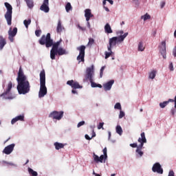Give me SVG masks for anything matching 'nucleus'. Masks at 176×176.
<instances>
[{"label": "nucleus", "mask_w": 176, "mask_h": 176, "mask_svg": "<svg viewBox=\"0 0 176 176\" xmlns=\"http://www.w3.org/2000/svg\"><path fill=\"white\" fill-rule=\"evenodd\" d=\"M61 42H63V40L60 39L59 41L54 43L50 33H47L46 36L43 34L38 40V43L42 45H45V47H52V46L50 50L51 60H56V52L58 50V47L61 44Z\"/></svg>", "instance_id": "f257e3e1"}, {"label": "nucleus", "mask_w": 176, "mask_h": 176, "mask_svg": "<svg viewBox=\"0 0 176 176\" xmlns=\"http://www.w3.org/2000/svg\"><path fill=\"white\" fill-rule=\"evenodd\" d=\"M47 94V88L46 87V73L43 69L40 72V90L38 92V98H42Z\"/></svg>", "instance_id": "f03ea898"}, {"label": "nucleus", "mask_w": 176, "mask_h": 176, "mask_svg": "<svg viewBox=\"0 0 176 176\" xmlns=\"http://www.w3.org/2000/svg\"><path fill=\"white\" fill-rule=\"evenodd\" d=\"M17 82L18 85L16 89L19 94H27L28 93H30L31 85H30V81H28L27 78L18 80Z\"/></svg>", "instance_id": "7ed1b4c3"}, {"label": "nucleus", "mask_w": 176, "mask_h": 176, "mask_svg": "<svg viewBox=\"0 0 176 176\" xmlns=\"http://www.w3.org/2000/svg\"><path fill=\"white\" fill-rule=\"evenodd\" d=\"M129 35V32L124 33L123 35H120L119 36H114L109 40V46H107V49L109 52H111V49L113 47V46H116V43H122L124 38L127 37Z\"/></svg>", "instance_id": "20e7f679"}, {"label": "nucleus", "mask_w": 176, "mask_h": 176, "mask_svg": "<svg viewBox=\"0 0 176 176\" xmlns=\"http://www.w3.org/2000/svg\"><path fill=\"white\" fill-rule=\"evenodd\" d=\"M4 5L7 9V12L4 15L5 19L7 21V24L8 25H12V14L13 13V8L12 7V5L8 2H6Z\"/></svg>", "instance_id": "39448f33"}, {"label": "nucleus", "mask_w": 176, "mask_h": 176, "mask_svg": "<svg viewBox=\"0 0 176 176\" xmlns=\"http://www.w3.org/2000/svg\"><path fill=\"white\" fill-rule=\"evenodd\" d=\"M141 138H139L138 141L140 142V145L138 146V148L136 149V153H138L140 155V157L144 155V152H142L141 150L142 148H144V144H146V138L145 137V133L142 132L141 134Z\"/></svg>", "instance_id": "423d86ee"}, {"label": "nucleus", "mask_w": 176, "mask_h": 176, "mask_svg": "<svg viewBox=\"0 0 176 176\" xmlns=\"http://www.w3.org/2000/svg\"><path fill=\"white\" fill-rule=\"evenodd\" d=\"M12 87L13 82H12V81H10L7 85L6 90L0 95V97H3L5 100H13V98H14V96H12V94H10V91L12 90Z\"/></svg>", "instance_id": "0eeeda50"}, {"label": "nucleus", "mask_w": 176, "mask_h": 176, "mask_svg": "<svg viewBox=\"0 0 176 176\" xmlns=\"http://www.w3.org/2000/svg\"><path fill=\"white\" fill-rule=\"evenodd\" d=\"M77 50L79 52V54L77 56V60L78 63L85 62V51L86 50V46L80 45V47H77Z\"/></svg>", "instance_id": "6e6552de"}, {"label": "nucleus", "mask_w": 176, "mask_h": 176, "mask_svg": "<svg viewBox=\"0 0 176 176\" xmlns=\"http://www.w3.org/2000/svg\"><path fill=\"white\" fill-rule=\"evenodd\" d=\"M63 116H64V111H54L49 115V118H51L52 119H56V120H61V119H63Z\"/></svg>", "instance_id": "1a4fd4ad"}, {"label": "nucleus", "mask_w": 176, "mask_h": 176, "mask_svg": "<svg viewBox=\"0 0 176 176\" xmlns=\"http://www.w3.org/2000/svg\"><path fill=\"white\" fill-rule=\"evenodd\" d=\"M17 35V28H14L12 30L10 28L8 30V39L10 42H14V36Z\"/></svg>", "instance_id": "9d476101"}, {"label": "nucleus", "mask_w": 176, "mask_h": 176, "mask_svg": "<svg viewBox=\"0 0 176 176\" xmlns=\"http://www.w3.org/2000/svg\"><path fill=\"white\" fill-rule=\"evenodd\" d=\"M94 75V67L91 66V67L87 68L85 78L87 79H89V82L91 80H93Z\"/></svg>", "instance_id": "9b49d317"}, {"label": "nucleus", "mask_w": 176, "mask_h": 176, "mask_svg": "<svg viewBox=\"0 0 176 176\" xmlns=\"http://www.w3.org/2000/svg\"><path fill=\"white\" fill-rule=\"evenodd\" d=\"M152 171L153 173H157V174H163V168H162L160 163L157 162L154 164L152 168Z\"/></svg>", "instance_id": "f8f14e48"}, {"label": "nucleus", "mask_w": 176, "mask_h": 176, "mask_svg": "<svg viewBox=\"0 0 176 176\" xmlns=\"http://www.w3.org/2000/svg\"><path fill=\"white\" fill-rule=\"evenodd\" d=\"M40 10L45 13H49L50 10L49 8V0H43V4L40 7Z\"/></svg>", "instance_id": "ddd939ff"}, {"label": "nucleus", "mask_w": 176, "mask_h": 176, "mask_svg": "<svg viewBox=\"0 0 176 176\" xmlns=\"http://www.w3.org/2000/svg\"><path fill=\"white\" fill-rule=\"evenodd\" d=\"M67 85L71 86L72 89H82V87L78 81H74V80H68Z\"/></svg>", "instance_id": "4468645a"}, {"label": "nucleus", "mask_w": 176, "mask_h": 176, "mask_svg": "<svg viewBox=\"0 0 176 176\" xmlns=\"http://www.w3.org/2000/svg\"><path fill=\"white\" fill-rule=\"evenodd\" d=\"M14 146H16V144H11L6 146L5 148L3 150V153H5V155H10V153L13 152Z\"/></svg>", "instance_id": "2eb2a0df"}, {"label": "nucleus", "mask_w": 176, "mask_h": 176, "mask_svg": "<svg viewBox=\"0 0 176 176\" xmlns=\"http://www.w3.org/2000/svg\"><path fill=\"white\" fill-rule=\"evenodd\" d=\"M85 17L86 19V21H89L91 17H94V15L91 14V10L90 9H86L85 10Z\"/></svg>", "instance_id": "dca6fc26"}, {"label": "nucleus", "mask_w": 176, "mask_h": 176, "mask_svg": "<svg viewBox=\"0 0 176 176\" xmlns=\"http://www.w3.org/2000/svg\"><path fill=\"white\" fill-rule=\"evenodd\" d=\"M113 83H115V81L113 80H111L110 81L104 84L103 87L105 91H108V90H110L111 89H112V85H113Z\"/></svg>", "instance_id": "f3484780"}, {"label": "nucleus", "mask_w": 176, "mask_h": 176, "mask_svg": "<svg viewBox=\"0 0 176 176\" xmlns=\"http://www.w3.org/2000/svg\"><path fill=\"white\" fill-rule=\"evenodd\" d=\"M25 79H27V76L24 75L23 70L21 69V68H20L18 72V77L16 78V80L19 81V80H23Z\"/></svg>", "instance_id": "a211bd4d"}, {"label": "nucleus", "mask_w": 176, "mask_h": 176, "mask_svg": "<svg viewBox=\"0 0 176 176\" xmlns=\"http://www.w3.org/2000/svg\"><path fill=\"white\" fill-rule=\"evenodd\" d=\"M162 47L160 49V53L164 58H166V41L161 43Z\"/></svg>", "instance_id": "6ab92c4d"}, {"label": "nucleus", "mask_w": 176, "mask_h": 176, "mask_svg": "<svg viewBox=\"0 0 176 176\" xmlns=\"http://www.w3.org/2000/svg\"><path fill=\"white\" fill-rule=\"evenodd\" d=\"M20 120L21 122H24V115H21L15 117L13 118L11 121L12 124H14L16 122H19Z\"/></svg>", "instance_id": "aec40b11"}, {"label": "nucleus", "mask_w": 176, "mask_h": 176, "mask_svg": "<svg viewBox=\"0 0 176 176\" xmlns=\"http://www.w3.org/2000/svg\"><path fill=\"white\" fill-rule=\"evenodd\" d=\"M57 54L58 56H64V54H67V51L65 50H64L63 47H59L56 53H55V56H57Z\"/></svg>", "instance_id": "412c9836"}, {"label": "nucleus", "mask_w": 176, "mask_h": 176, "mask_svg": "<svg viewBox=\"0 0 176 176\" xmlns=\"http://www.w3.org/2000/svg\"><path fill=\"white\" fill-rule=\"evenodd\" d=\"M6 45V38H3V36H0V50H3Z\"/></svg>", "instance_id": "4be33fe9"}, {"label": "nucleus", "mask_w": 176, "mask_h": 176, "mask_svg": "<svg viewBox=\"0 0 176 176\" xmlns=\"http://www.w3.org/2000/svg\"><path fill=\"white\" fill-rule=\"evenodd\" d=\"M64 30V27H63V25H61V21L59 20L58 21V25L56 28V32L58 34H61V32Z\"/></svg>", "instance_id": "5701e85b"}, {"label": "nucleus", "mask_w": 176, "mask_h": 176, "mask_svg": "<svg viewBox=\"0 0 176 176\" xmlns=\"http://www.w3.org/2000/svg\"><path fill=\"white\" fill-rule=\"evenodd\" d=\"M104 32H106V34H112V32H113V31H112V28H111V25H109V23H107L104 25Z\"/></svg>", "instance_id": "b1692460"}, {"label": "nucleus", "mask_w": 176, "mask_h": 176, "mask_svg": "<svg viewBox=\"0 0 176 176\" xmlns=\"http://www.w3.org/2000/svg\"><path fill=\"white\" fill-rule=\"evenodd\" d=\"M55 148L56 149V151H58L60 149H63L64 148V146H65V144H63V143H59V142H55L54 144Z\"/></svg>", "instance_id": "393cba45"}, {"label": "nucleus", "mask_w": 176, "mask_h": 176, "mask_svg": "<svg viewBox=\"0 0 176 176\" xmlns=\"http://www.w3.org/2000/svg\"><path fill=\"white\" fill-rule=\"evenodd\" d=\"M93 80H91V81H89L91 83V87H99V89L102 88V85H101V84H97V83L94 82Z\"/></svg>", "instance_id": "a878e982"}, {"label": "nucleus", "mask_w": 176, "mask_h": 176, "mask_svg": "<svg viewBox=\"0 0 176 176\" xmlns=\"http://www.w3.org/2000/svg\"><path fill=\"white\" fill-rule=\"evenodd\" d=\"M28 171L29 173V174L32 176H38V172L34 170L32 168H28Z\"/></svg>", "instance_id": "bb28decb"}, {"label": "nucleus", "mask_w": 176, "mask_h": 176, "mask_svg": "<svg viewBox=\"0 0 176 176\" xmlns=\"http://www.w3.org/2000/svg\"><path fill=\"white\" fill-rule=\"evenodd\" d=\"M27 3V6L30 9H32L34 8V1L33 0H25Z\"/></svg>", "instance_id": "cd10ccee"}, {"label": "nucleus", "mask_w": 176, "mask_h": 176, "mask_svg": "<svg viewBox=\"0 0 176 176\" xmlns=\"http://www.w3.org/2000/svg\"><path fill=\"white\" fill-rule=\"evenodd\" d=\"M144 50H145V46L144 45V43L140 41L138 44V51L144 52Z\"/></svg>", "instance_id": "c85d7f7f"}, {"label": "nucleus", "mask_w": 176, "mask_h": 176, "mask_svg": "<svg viewBox=\"0 0 176 176\" xmlns=\"http://www.w3.org/2000/svg\"><path fill=\"white\" fill-rule=\"evenodd\" d=\"M1 166H16V164H14L12 162H8L6 161H1Z\"/></svg>", "instance_id": "c756f323"}, {"label": "nucleus", "mask_w": 176, "mask_h": 176, "mask_svg": "<svg viewBox=\"0 0 176 176\" xmlns=\"http://www.w3.org/2000/svg\"><path fill=\"white\" fill-rule=\"evenodd\" d=\"M116 133L119 134V135H122L123 133V130L122 129V126H120V125L116 126Z\"/></svg>", "instance_id": "7c9ffc66"}, {"label": "nucleus", "mask_w": 176, "mask_h": 176, "mask_svg": "<svg viewBox=\"0 0 176 176\" xmlns=\"http://www.w3.org/2000/svg\"><path fill=\"white\" fill-rule=\"evenodd\" d=\"M156 76V71L153 70L149 74V78L150 79H155V77Z\"/></svg>", "instance_id": "2f4dec72"}, {"label": "nucleus", "mask_w": 176, "mask_h": 176, "mask_svg": "<svg viewBox=\"0 0 176 176\" xmlns=\"http://www.w3.org/2000/svg\"><path fill=\"white\" fill-rule=\"evenodd\" d=\"M110 52H105L104 54H105V58H109V57H111V56H112L113 54V52H112V49H111V51H109Z\"/></svg>", "instance_id": "473e14b6"}, {"label": "nucleus", "mask_w": 176, "mask_h": 176, "mask_svg": "<svg viewBox=\"0 0 176 176\" xmlns=\"http://www.w3.org/2000/svg\"><path fill=\"white\" fill-rule=\"evenodd\" d=\"M23 24H24L25 27H26V28H28V26L30 25V24H31V19L24 20Z\"/></svg>", "instance_id": "72a5a7b5"}, {"label": "nucleus", "mask_w": 176, "mask_h": 176, "mask_svg": "<svg viewBox=\"0 0 176 176\" xmlns=\"http://www.w3.org/2000/svg\"><path fill=\"white\" fill-rule=\"evenodd\" d=\"M66 12H69L72 9V6L71 3H67L65 6Z\"/></svg>", "instance_id": "f704fd0d"}, {"label": "nucleus", "mask_w": 176, "mask_h": 176, "mask_svg": "<svg viewBox=\"0 0 176 176\" xmlns=\"http://www.w3.org/2000/svg\"><path fill=\"white\" fill-rule=\"evenodd\" d=\"M168 105V102L164 101L163 102L160 103V108H166Z\"/></svg>", "instance_id": "c9c22d12"}, {"label": "nucleus", "mask_w": 176, "mask_h": 176, "mask_svg": "<svg viewBox=\"0 0 176 176\" xmlns=\"http://www.w3.org/2000/svg\"><path fill=\"white\" fill-rule=\"evenodd\" d=\"M141 19H143L144 21H146V20H149L151 19V15L146 14L144 16H142Z\"/></svg>", "instance_id": "e433bc0d"}, {"label": "nucleus", "mask_w": 176, "mask_h": 176, "mask_svg": "<svg viewBox=\"0 0 176 176\" xmlns=\"http://www.w3.org/2000/svg\"><path fill=\"white\" fill-rule=\"evenodd\" d=\"M94 44V38H89L87 46H92Z\"/></svg>", "instance_id": "4c0bfd02"}, {"label": "nucleus", "mask_w": 176, "mask_h": 176, "mask_svg": "<svg viewBox=\"0 0 176 176\" xmlns=\"http://www.w3.org/2000/svg\"><path fill=\"white\" fill-rule=\"evenodd\" d=\"M114 109H119L120 111H122V105L120 104V103L117 102L114 106Z\"/></svg>", "instance_id": "58836bf2"}, {"label": "nucleus", "mask_w": 176, "mask_h": 176, "mask_svg": "<svg viewBox=\"0 0 176 176\" xmlns=\"http://www.w3.org/2000/svg\"><path fill=\"white\" fill-rule=\"evenodd\" d=\"M93 157H94V162H96V163H98L100 162V157L96 155V153H94Z\"/></svg>", "instance_id": "ea45409f"}, {"label": "nucleus", "mask_w": 176, "mask_h": 176, "mask_svg": "<svg viewBox=\"0 0 176 176\" xmlns=\"http://www.w3.org/2000/svg\"><path fill=\"white\" fill-rule=\"evenodd\" d=\"M77 28H78V30H80V31H82V32H85V31H86V27H82L79 24L77 25Z\"/></svg>", "instance_id": "a19ab883"}, {"label": "nucleus", "mask_w": 176, "mask_h": 176, "mask_svg": "<svg viewBox=\"0 0 176 176\" xmlns=\"http://www.w3.org/2000/svg\"><path fill=\"white\" fill-rule=\"evenodd\" d=\"M167 102H175V108L176 109V96H175V100L174 99H169Z\"/></svg>", "instance_id": "79ce46f5"}, {"label": "nucleus", "mask_w": 176, "mask_h": 176, "mask_svg": "<svg viewBox=\"0 0 176 176\" xmlns=\"http://www.w3.org/2000/svg\"><path fill=\"white\" fill-rule=\"evenodd\" d=\"M41 34H42V30H37L35 31L36 36H38V37L41 36Z\"/></svg>", "instance_id": "37998d69"}, {"label": "nucleus", "mask_w": 176, "mask_h": 176, "mask_svg": "<svg viewBox=\"0 0 176 176\" xmlns=\"http://www.w3.org/2000/svg\"><path fill=\"white\" fill-rule=\"evenodd\" d=\"M101 129L104 130V122H100L99 124L98 125V129L101 130Z\"/></svg>", "instance_id": "c03bdc74"}, {"label": "nucleus", "mask_w": 176, "mask_h": 176, "mask_svg": "<svg viewBox=\"0 0 176 176\" xmlns=\"http://www.w3.org/2000/svg\"><path fill=\"white\" fill-rule=\"evenodd\" d=\"M104 69H105V66H102L100 69V78H102L104 74Z\"/></svg>", "instance_id": "a18cd8bd"}, {"label": "nucleus", "mask_w": 176, "mask_h": 176, "mask_svg": "<svg viewBox=\"0 0 176 176\" xmlns=\"http://www.w3.org/2000/svg\"><path fill=\"white\" fill-rule=\"evenodd\" d=\"M104 159H107V157H105V155H102L99 157V162L100 163H102V162L104 161Z\"/></svg>", "instance_id": "49530a36"}, {"label": "nucleus", "mask_w": 176, "mask_h": 176, "mask_svg": "<svg viewBox=\"0 0 176 176\" xmlns=\"http://www.w3.org/2000/svg\"><path fill=\"white\" fill-rule=\"evenodd\" d=\"M122 118H124V113L120 110V115H119V119H122Z\"/></svg>", "instance_id": "de8ad7c7"}, {"label": "nucleus", "mask_w": 176, "mask_h": 176, "mask_svg": "<svg viewBox=\"0 0 176 176\" xmlns=\"http://www.w3.org/2000/svg\"><path fill=\"white\" fill-rule=\"evenodd\" d=\"M85 125V121H81L80 122H78V124H77V127L79 128V127H81V126H83Z\"/></svg>", "instance_id": "09e8293b"}, {"label": "nucleus", "mask_w": 176, "mask_h": 176, "mask_svg": "<svg viewBox=\"0 0 176 176\" xmlns=\"http://www.w3.org/2000/svg\"><path fill=\"white\" fill-rule=\"evenodd\" d=\"M130 146H131V148H137V149H138V145L137 144V143L131 144Z\"/></svg>", "instance_id": "8fccbe9b"}, {"label": "nucleus", "mask_w": 176, "mask_h": 176, "mask_svg": "<svg viewBox=\"0 0 176 176\" xmlns=\"http://www.w3.org/2000/svg\"><path fill=\"white\" fill-rule=\"evenodd\" d=\"M164 6H166V1H161L160 3L161 9H163Z\"/></svg>", "instance_id": "3c124183"}, {"label": "nucleus", "mask_w": 176, "mask_h": 176, "mask_svg": "<svg viewBox=\"0 0 176 176\" xmlns=\"http://www.w3.org/2000/svg\"><path fill=\"white\" fill-rule=\"evenodd\" d=\"M103 156H105V157H108V155H107V147L103 149Z\"/></svg>", "instance_id": "603ef678"}, {"label": "nucleus", "mask_w": 176, "mask_h": 176, "mask_svg": "<svg viewBox=\"0 0 176 176\" xmlns=\"http://www.w3.org/2000/svg\"><path fill=\"white\" fill-rule=\"evenodd\" d=\"M169 69L170 71H174V66L173 65V63H170L169 65Z\"/></svg>", "instance_id": "864d4df0"}, {"label": "nucleus", "mask_w": 176, "mask_h": 176, "mask_svg": "<svg viewBox=\"0 0 176 176\" xmlns=\"http://www.w3.org/2000/svg\"><path fill=\"white\" fill-rule=\"evenodd\" d=\"M170 114L172 115V116H174L175 115V109H172L170 110Z\"/></svg>", "instance_id": "5fc2aeb1"}, {"label": "nucleus", "mask_w": 176, "mask_h": 176, "mask_svg": "<svg viewBox=\"0 0 176 176\" xmlns=\"http://www.w3.org/2000/svg\"><path fill=\"white\" fill-rule=\"evenodd\" d=\"M168 176H175L174 175V170H170Z\"/></svg>", "instance_id": "6e6d98bb"}, {"label": "nucleus", "mask_w": 176, "mask_h": 176, "mask_svg": "<svg viewBox=\"0 0 176 176\" xmlns=\"http://www.w3.org/2000/svg\"><path fill=\"white\" fill-rule=\"evenodd\" d=\"M173 54L174 57H176V46L173 49Z\"/></svg>", "instance_id": "4d7b16f0"}, {"label": "nucleus", "mask_w": 176, "mask_h": 176, "mask_svg": "<svg viewBox=\"0 0 176 176\" xmlns=\"http://www.w3.org/2000/svg\"><path fill=\"white\" fill-rule=\"evenodd\" d=\"M85 139H86V140H88L89 141H90V140H91L92 138H90V137L89 136V135H85Z\"/></svg>", "instance_id": "13d9d810"}, {"label": "nucleus", "mask_w": 176, "mask_h": 176, "mask_svg": "<svg viewBox=\"0 0 176 176\" xmlns=\"http://www.w3.org/2000/svg\"><path fill=\"white\" fill-rule=\"evenodd\" d=\"M76 89H73L72 90V93L73 94H78V92L76 91V90H75Z\"/></svg>", "instance_id": "bf43d9fd"}, {"label": "nucleus", "mask_w": 176, "mask_h": 176, "mask_svg": "<svg viewBox=\"0 0 176 176\" xmlns=\"http://www.w3.org/2000/svg\"><path fill=\"white\" fill-rule=\"evenodd\" d=\"M94 137H96V132H94V130H93L92 136L91 138H94Z\"/></svg>", "instance_id": "052dcab7"}, {"label": "nucleus", "mask_w": 176, "mask_h": 176, "mask_svg": "<svg viewBox=\"0 0 176 176\" xmlns=\"http://www.w3.org/2000/svg\"><path fill=\"white\" fill-rule=\"evenodd\" d=\"M118 34H120V35H123V34H124V32H123V30H120L118 32Z\"/></svg>", "instance_id": "680f3d73"}, {"label": "nucleus", "mask_w": 176, "mask_h": 176, "mask_svg": "<svg viewBox=\"0 0 176 176\" xmlns=\"http://www.w3.org/2000/svg\"><path fill=\"white\" fill-rule=\"evenodd\" d=\"M107 2H109V3H111V5H113V1L112 0H107Z\"/></svg>", "instance_id": "e2e57ef3"}, {"label": "nucleus", "mask_w": 176, "mask_h": 176, "mask_svg": "<svg viewBox=\"0 0 176 176\" xmlns=\"http://www.w3.org/2000/svg\"><path fill=\"white\" fill-rule=\"evenodd\" d=\"M133 1V2H134V3L135 4V5H138V0H132Z\"/></svg>", "instance_id": "0e129e2a"}, {"label": "nucleus", "mask_w": 176, "mask_h": 176, "mask_svg": "<svg viewBox=\"0 0 176 176\" xmlns=\"http://www.w3.org/2000/svg\"><path fill=\"white\" fill-rule=\"evenodd\" d=\"M104 9L106 10V12H109V8L107 7L104 6Z\"/></svg>", "instance_id": "69168bd1"}, {"label": "nucleus", "mask_w": 176, "mask_h": 176, "mask_svg": "<svg viewBox=\"0 0 176 176\" xmlns=\"http://www.w3.org/2000/svg\"><path fill=\"white\" fill-rule=\"evenodd\" d=\"M102 4L104 6H105V5H107V0H104Z\"/></svg>", "instance_id": "338daca9"}, {"label": "nucleus", "mask_w": 176, "mask_h": 176, "mask_svg": "<svg viewBox=\"0 0 176 176\" xmlns=\"http://www.w3.org/2000/svg\"><path fill=\"white\" fill-rule=\"evenodd\" d=\"M87 25L88 28H90L91 25H90V22H89V21H87Z\"/></svg>", "instance_id": "774afa93"}]
</instances>
